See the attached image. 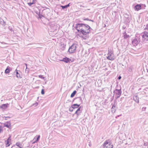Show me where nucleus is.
Listing matches in <instances>:
<instances>
[{
  "mask_svg": "<svg viewBox=\"0 0 148 148\" xmlns=\"http://www.w3.org/2000/svg\"><path fill=\"white\" fill-rule=\"evenodd\" d=\"M38 103L37 102H36L35 103H33V106H36L38 105Z\"/></svg>",
  "mask_w": 148,
  "mask_h": 148,
  "instance_id": "obj_29",
  "label": "nucleus"
},
{
  "mask_svg": "<svg viewBox=\"0 0 148 148\" xmlns=\"http://www.w3.org/2000/svg\"><path fill=\"white\" fill-rule=\"evenodd\" d=\"M78 32H80L84 35L82 37L84 39L88 38V34L90 31V27L88 25L82 23H77L75 27Z\"/></svg>",
  "mask_w": 148,
  "mask_h": 148,
  "instance_id": "obj_1",
  "label": "nucleus"
},
{
  "mask_svg": "<svg viewBox=\"0 0 148 148\" xmlns=\"http://www.w3.org/2000/svg\"><path fill=\"white\" fill-rule=\"evenodd\" d=\"M10 72V70L8 67L5 71V73H8Z\"/></svg>",
  "mask_w": 148,
  "mask_h": 148,
  "instance_id": "obj_21",
  "label": "nucleus"
},
{
  "mask_svg": "<svg viewBox=\"0 0 148 148\" xmlns=\"http://www.w3.org/2000/svg\"><path fill=\"white\" fill-rule=\"evenodd\" d=\"M71 60L70 59H69L66 57L63 58L62 60H60L61 61H63L66 63H67L69 62Z\"/></svg>",
  "mask_w": 148,
  "mask_h": 148,
  "instance_id": "obj_9",
  "label": "nucleus"
},
{
  "mask_svg": "<svg viewBox=\"0 0 148 148\" xmlns=\"http://www.w3.org/2000/svg\"><path fill=\"white\" fill-rule=\"evenodd\" d=\"M133 100L136 103H138L139 102V97L136 95H134L133 97Z\"/></svg>",
  "mask_w": 148,
  "mask_h": 148,
  "instance_id": "obj_11",
  "label": "nucleus"
},
{
  "mask_svg": "<svg viewBox=\"0 0 148 148\" xmlns=\"http://www.w3.org/2000/svg\"><path fill=\"white\" fill-rule=\"evenodd\" d=\"M84 20H88V21H92V22H93V20H89L88 18H86L85 19H84Z\"/></svg>",
  "mask_w": 148,
  "mask_h": 148,
  "instance_id": "obj_33",
  "label": "nucleus"
},
{
  "mask_svg": "<svg viewBox=\"0 0 148 148\" xmlns=\"http://www.w3.org/2000/svg\"><path fill=\"white\" fill-rule=\"evenodd\" d=\"M6 118H10V117H6Z\"/></svg>",
  "mask_w": 148,
  "mask_h": 148,
  "instance_id": "obj_41",
  "label": "nucleus"
},
{
  "mask_svg": "<svg viewBox=\"0 0 148 148\" xmlns=\"http://www.w3.org/2000/svg\"><path fill=\"white\" fill-rule=\"evenodd\" d=\"M7 141H9V142H10L11 140V136H10L9 138H8L7 139V140H6Z\"/></svg>",
  "mask_w": 148,
  "mask_h": 148,
  "instance_id": "obj_30",
  "label": "nucleus"
},
{
  "mask_svg": "<svg viewBox=\"0 0 148 148\" xmlns=\"http://www.w3.org/2000/svg\"><path fill=\"white\" fill-rule=\"evenodd\" d=\"M114 94H115L116 97L115 98L116 99L119 97L121 94V89H115L114 91Z\"/></svg>",
  "mask_w": 148,
  "mask_h": 148,
  "instance_id": "obj_3",
  "label": "nucleus"
},
{
  "mask_svg": "<svg viewBox=\"0 0 148 148\" xmlns=\"http://www.w3.org/2000/svg\"><path fill=\"white\" fill-rule=\"evenodd\" d=\"M118 79H120L121 78V76H119L118 77Z\"/></svg>",
  "mask_w": 148,
  "mask_h": 148,
  "instance_id": "obj_38",
  "label": "nucleus"
},
{
  "mask_svg": "<svg viewBox=\"0 0 148 148\" xmlns=\"http://www.w3.org/2000/svg\"><path fill=\"white\" fill-rule=\"evenodd\" d=\"M3 131V130L1 128V127L0 126V133Z\"/></svg>",
  "mask_w": 148,
  "mask_h": 148,
  "instance_id": "obj_34",
  "label": "nucleus"
},
{
  "mask_svg": "<svg viewBox=\"0 0 148 148\" xmlns=\"http://www.w3.org/2000/svg\"><path fill=\"white\" fill-rule=\"evenodd\" d=\"M8 104L7 103L6 104H3L0 106V107L2 109H5L8 107Z\"/></svg>",
  "mask_w": 148,
  "mask_h": 148,
  "instance_id": "obj_13",
  "label": "nucleus"
},
{
  "mask_svg": "<svg viewBox=\"0 0 148 148\" xmlns=\"http://www.w3.org/2000/svg\"><path fill=\"white\" fill-rule=\"evenodd\" d=\"M116 106L114 105H113L111 108V111L112 113H114L116 110L115 109Z\"/></svg>",
  "mask_w": 148,
  "mask_h": 148,
  "instance_id": "obj_16",
  "label": "nucleus"
},
{
  "mask_svg": "<svg viewBox=\"0 0 148 148\" xmlns=\"http://www.w3.org/2000/svg\"><path fill=\"white\" fill-rule=\"evenodd\" d=\"M41 93L42 95H43L45 93V92L43 89H42L41 91Z\"/></svg>",
  "mask_w": 148,
  "mask_h": 148,
  "instance_id": "obj_32",
  "label": "nucleus"
},
{
  "mask_svg": "<svg viewBox=\"0 0 148 148\" xmlns=\"http://www.w3.org/2000/svg\"><path fill=\"white\" fill-rule=\"evenodd\" d=\"M36 136H35L33 140V141H34L33 142V143H34L38 141L40 139V135H38V136H37V138L36 137Z\"/></svg>",
  "mask_w": 148,
  "mask_h": 148,
  "instance_id": "obj_14",
  "label": "nucleus"
},
{
  "mask_svg": "<svg viewBox=\"0 0 148 148\" xmlns=\"http://www.w3.org/2000/svg\"><path fill=\"white\" fill-rule=\"evenodd\" d=\"M79 100H80V101H82V99L80 97H79Z\"/></svg>",
  "mask_w": 148,
  "mask_h": 148,
  "instance_id": "obj_36",
  "label": "nucleus"
},
{
  "mask_svg": "<svg viewBox=\"0 0 148 148\" xmlns=\"http://www.w3.org/2000/svg\"><path fill=\"white\" fill-rule=\"evenodd\" d=\"M141 8V5L140 4H137L134 6V9L135 10L138 11Z\"/></svg>",
  "mask_w": 148,
  "mask_h": 148,
  "instance_id": "obj_10",
  "label": "nucleus"
},
{
  "mask_svg": "<svg viewBox=\"0 0 148 148\" xmlns=\"http://www.w3.org/2000/svg\"><path fill=\"white\" fill-rule=\"evenodd\" d=\"M5 143L6 146V147H8L10 146V142L6 140L5 141Z\"/></svg>",
  "mask_w": 148,
  "mask_h": 148,
  "instance_id": "obj_19",
  "label": "nucleus"
},
{
  "mask_svg": "<svg viewBox=\"0 0 148 148\" xmlns=\"http://www.w3.org/2000/svg\"><path fill=\"white\" fill-rule=\"evenodd\" d=\"M80 106V105L77 104H75L73 105L72 106V107H73V108H74V109L75 108H78Z\"/></svg>",
  "mask_w": 148,
  "mask_h": 148,
  "instance_id": "obj_17",
  "label": "nucleus"
},
{
  "mask_svg": "<svg viewBox=\"0 0 148 148\" xmlns=\"http://www.w3.org/2000/svg\"><path fill=\"white\" fill-rule=\"evenodd\" d=\"M108 56L107 57V58L109 60H113L114 59V56L112 51H108Z\"/></svg>",
  "mask_w": 148,
  "mask_h": 148,
  "instance_id": "obj_4",
  "label": "nucleus"
},
{
  "mask_svg": "<svg viewBox=\"0 0 148 148\" xmlns=\"http://www.w3.org/2000/svg\"><path fill=\"white\" fill-rule=\"evenodd\" d=\"M81 112V107H79L76 110L75 112V114H76L77 116L79 115V113Z\"/></svg>",
  "mask_w": 148,
  "mask_h": 148,
  "instance_id": "obj_12",
  "label": "nucleus"
},
{
  "mask_svg": "<svg viewBox=\"0 0 148 148\" xmlns=\"http://www.w3.org/2000/svg\"><path fill=\"white\" fill-rule=\"evenodd\" d=\"M39 17L40 18H41V16H42V15H39Z\"/></svg>",
  "mask_w": 148,
  "mask_h": 148,
  "instance_id": "obj_37",
  "label": "nucleus"
},
{
  "mask_svg": "<svg viewBox=\"0 0 148 148\" xmlns=\"http://www.w3.org/2000/svg\"><path fill=\"white\" fill-rule=\"evenodd\" d=\"M71 106V107L69 109V110L70 112H72L73 111V109H74V108H73Z\"/></svg>",
  "mask_w": 148,
  "mask_h": 148,
  "instance_id": "obj_26",
  "label": "nucleus"
},
{
  "mask_svg": "<svg viewBox=\"0 0 148 148\" xmlns=\"http://www.w3.org/2000/svg\"><path fill=\"white\" fill-rule=\"evenodd\" d=\"M3 124L4 127H6L10 129H11V123L10 121H7Z\"/></svg>",
  "mask_w": 148,
  "mask_h": 148,
  "instance_id": "obj_8",
  "label": "nucleus"
},
{
  "mask_svg": "<svg viewBox=\"0 0 148 148\" xmlns=\"http://www.w3.org/2000/svg\"><path fill=\"white\" fill-rule=\"evenodd\" d=\"M76 93V90H74L73 91V92L71 93V98L73 97L75 95Z\"/></svg>",
  "mask_w": 148,
  "mask_h": 148,
  "instance_id": "obj_20",
  "label": "nucleus"
},
{
  "mask_svg": "<svg viewBox=\"0 0 148 148\" xmlns=\"http://www.w3.org/2000/svg\"><path fill=\"white\" fill-rule=\"evenodd\" d=\"M70 4V3H69V4H68L67 5H66L64 6L61 5L60 6L63 9H64L65 8H66L67 7L69 6Z\"/></svg>",
  "mask_w": 148,
  "mask_h": 148,
  "instance_id": "obj_18",
  "label": "nucleus"
},
{
  "mask_svg": "<svg viewBox=\"0 0 148 148\" xmlns=\"http://www.w3.org/2000/svg\"><path fill=\"white\" fill-rule=\"evenodd\" d=\"M1 23L2 25L3 26L5 25V22L3 19H2L1 20Z\"/></svg>",
  "mask_w": 148,
  "mask_h": 148,
  "instance_id": "obj_22",
  "label": "nucleus"
},
{
  "mask_svg": "<svg viewBox=\"0 0 148 148\" xmlns=\"http://www.w3.org/2000/svg\"><path fill=\"white\" fill-rule=\"evenodd\" d=\"M133 69V67L132 66H130L129 68L128 71L129 72H132V71Z\"/></svg>",
  "mask_w": 148,
  "mask_h": 148,
  "instance_id": "obj_23",
  "label": "nucleus"
},
{
  "mask_svg": "<svg viewBox=\"0 0 148 148\" xmlns=\"http://www.w3.org/2000/svg\"><path fill=\"white\" fill-rule=\"evenodd\" d=\"M129 36V35H127L126 34H125L124 35V37L125 38L128 37Z\"/></svg>",
  "mask_w": 148,
  "mask_h": 148,
  "instance_id": "obj_28",
  "label": "nucleus"
},
{
  "mask_svg": "<svg viewBox=\"0 0 148 148\" xmlns=\"http://www.w3.org/2000/svg\"><path fill=\"white\" fill-rule=\"evenodd\" d=\"M38 77L39 78H42V79H44L45 78V77H43V75H39L38 76Z\"/></svg>",
  "mask_w": 148,
  "mask_h": 148,
  "instance_id": "obj_27",
  "label": "nucleus"
},
{
  "mask_svg": "<svg viewBox=\"0 0 148 148\" xmlns=\"http://www.w3.org/2000/svg\"><path fill=\"white\" fill-rule=\"evenodd\" d=\"M146 107H143L141 109V111H145L146 110Z\"/></svg>",
  "mask_w": 148,
  "mask_h": 148,
  "instance_id": "obj_25",
  "label": "nucleus"
},
{
  "mask_svg": "<svg viewBox=\"0 0 148 148\" xmlns=\"http://www.w3.org/2000/svg\"><path fill=\"white\" fill-rule=\"evenodd\" d=\"M145 29H146L147 30H148V24L146 25Z\"/></svg>",
  "mask_w": 148,
  "mask_h": 148,
  "instance_id": "obj_35",
  "label": "nucleus"
},
{
  "mask_svg": "<svg viewBox=\"0 0 148 148\" xmlns=\"http://www.w3.org/2000/svg\"><path fill=\"white\" fill-rule=\"evenodd\" d=\"M103 147L104 148H112L113 146L110 141V140L108 139L106 140L103 144Z\"/></svg>",
  "mask_w": 148,
  "mask_h": 148,
  "instance_id": "obj_2",
  "label": "nucleus"
},
{
  "mask_svg": "<svg viewBox=\"0 0 148 148\" xmlns=\"http://www.w3.org/2000/svg\"><path fill=\"white\" fill-rule=\"evenodd\" d=\"M62 47L61 48V49L62 50H64L65 48V45H64V44H63L61 45Z\"/></svg>",
  "mask_w": 148,
  "mask_h": 148,
  "instance_id": "obj_24",
  "label": "nucleus"
},
{
  "mask_svg": "<svg viewBox=\"0 0 148 148\" xmlns=\"http://www.w3.org/2000/svg\"><path fill=\"white\" fill-rule=\"evenodd\" d=\"M9 29H10V30L11 31H12V29L11 28V29H10V27H9Z\"/></svg>",
  "mask_w": 148,
  "mask_h": 148,
  "instance_id": "obj_39",
  "label": "nucleus"
},
{
  "mask_svg": "<svg viewBox=\"0 0 148 148\" xmlns=\"http://www.w3.org/2000/svg\"><path fill=\"white\" fill-rule=\"evenodd\" d=\"M28 4L29 6H31V5L32 4H34V3L33 2L32 3H28Z\"/></svg>",
  "mask_w": 148,
  "mask_h": 148,
  "instance_id": "obj_31",
  "label": "nucleus"
},
{
  "mask_svg": "<svg viewBox=\"0 0 148 148\" xmlns=\"http://www.w3.org/2000/svg\"><path fill=\"white\" fill-rule=\"evenodd\" d=\"M140 42L139 38L138 37H136L135 39L132 40V43L134 45H136Z\"/></svg>",
  "mask_w": 148,
  "mask_h": 148,
  "instance_id": "obj_7",
  "label": "nucleus"
},
{
  "mask_svg": "<svg viewBox=\"0 0 148 148\" xmlns=\"http://www.w3.org/2000/svg\"><path fill=\"white\" fill-rule=\"evenodd\" d=\"M16 72V77L18 78H20L22 77L20 75V74H19V73H18V72L17 71V69L15 70V71L14 72Z\"/></svg>",
  "mask_w": 148,
  "mask_h": 148,
  "instance_id": "obj_15",
  "label": "nucleus"
},
{
  "mask_svg": "<svg viewBox=\"0 0 148 148\" xmlns=\"http://www.w3.org/2000/svg\"><path fill=\"white\" fill-rule=\"evenodd\" d=\"M76 45L75 44H73L69 48L68 52L70 53H73L76 50Z\"/></svg>",
  "mask_w": 148,
  "mask_h": 148,
  "instance_id": "obj_5",
  "label": "nucleus"
},
{
  "mask_svg": "<svg viewBox=\"0 0 148 148\" xmlns=\"http://www.w3.org/2000/svg\"><path fill=\"white\" fill-rule=\"evenodd\" d=\"M143 40V41H148V32H145L142 35Z\"/></svg>",
  "mask_w": 148,
  "mask_h": 148,
  "instance_id": "obj_6",
  "label": "nucleus"
},
{
  "mask_svg": "<svg viewBox=\"0 0 148 148\" xmlns=\"http://www.w3.org/2000/svg\"><path fill=\"white\" fill-rule=\"evenodd\" d=\"M25 64V65L26 66V69H27V64Z\"/></svg>",
  "mask_w": 148,
  "mask_h": 148,
  "instance_id": "obj_40",
  "label": "nucleus"
}]
</instances>
